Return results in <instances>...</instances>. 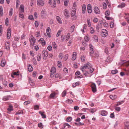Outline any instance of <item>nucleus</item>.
<instances>
[{
    "instance_id": "obj_52",
    "label": "nucleus",
    "mask_w": 129,
    "mask_h": 129,
    "mask_svg": "<svg viewBox=\"0 0 129 129\" xmlns=\"http://www.w3.org/2000/svg\"><path fill=\"white\" fill-rule=\"evenodd\" d=\"M69 1L68 0H67L64 2V4L65 6H68V4Z\"/></svg>"
},
{
    "instance_id": "obj_5",
    "label": "nucleus",
    "mask_w": 129,
    "mask_h": 129,
    "mask_svg": "<svg viewBox=\"0 0 129 129\" xmlns=\"http://www.w3.org/2000/svg\"><path fill=\"white\" fill-rule=\"evenodd\" d=\"M91 87L92 89V91L93 92H95L96 91V86L95 83H92L91 85Z\"/></svg>"
},
{
    "instance_id": "obj_60",
    "label": "nucleus",
    "mask_w": 129,
    "mask_h": 129,
    "mask_svg": "<svg viewBox=\"0 0 129 129\" xmlns=\"http://www.w3.org/2000/svg\"><path fill=\"white\" fill-rule=\"evenodd\" d=\"M107 7V5L105 3H103V8L104 9H105Z\"/></svg>"
},
{
    "instance_id": "obj_61",
    "label": "nucleus",
    "mask_w": 129,
    "mask_h": 129,
    "mask_svg": "<svg viewBox=\"0 0 129 129\" xmlns=\"http://www.w3.org/2000/svg\"><path fill=\"white\" fill-rule=\"evenodd\" d=\"M87 10L88 9H91V6L90 4H89L87 5Z\"/></svg>"
},
{
    "instance_id": "obj_64",
    "label": "nucleus",
    "mask_w": 129,
    "mask_h": 129,
    "mask_svg": "<svg viewBox=\"0 0 129 129\" xmlns=\"http://www.w3.org/2000/svg\"><path fill=\"white\" fill-rule=\"evenodd\" d=\"M74 109L75 111H77L79 109V107L78 106H75L74 107Z\"/></svg>"
},
{
    "instance_id": "obj_22",
    "label": "nucleus",
    "mask_w": 129,
    "mask_h": 129,
    "mask_svg": "<svg viewBox=\"0 0 129 129\" xmlns=\"http://www.w3.org/2000/svg\"><path fill=\"white\" fill-rule=\"evenodd\" d=\"M41 57V55L40 53H39L37 55V60L39 61L40 60Z\"/></svg>"
},
{
    "instance_id": "obj_55",
    "label": "nucleus",
    "mask_w": 129,
    "mask_h": 129,
    "mask_svg": "<svg viewBox=\"0 0 129 129\" xmlns=\"http://www.w3.org/2000/svg\"><path fill=\"white\" fill-rule=\"evenodd\" d=\"M30 101H27L25 102L24 103V105H26L27 104H30Z\"/></svg>"
},
{
    "instance_id": "obj_38",
    "label": "nucleus",
    "mask_w": 129,
    "mask_h": 129,
    "mask_svg": "<svg viewBox=\"0 0 129 129\" xmlns=\"http://www.w3.org/2000/svg\"><path fill=\"white\" fill-rule=\"evenodd\" d=\"M87 22L88 23V27H90L91 25L90 20L89 19H87Z\"/></svg>"
},
{
    "instance_id": "obj_26",
    "label": "nucleus",
    "mask_w": 129,
    "mask_h": 129,
    "mask_svg": "<svg viewBox=\"0 0 129 129\" xmlns=\"http://www.w3.org/2000/svg\"><path fill=\"white\" fill-rule=\"evenodd\" d=\"M52 47H53V48L54 49H56L57 48V46L56 45V44L55 43V42H53L52 43Z\"/></svg>"
},
{
    "instance_id": "obj_45",
    "label": "nucleus",
    "mask_w": 129,
    "mask_h": 129,
    "mask_svg": "<svg viewBox=\"0 0 129 129\" xmlns=\"http://www.w3.org/2000/svg\"><path fill=\"white\" fill-rule=\"evenodd\" d=\"M115 110L118 112L120 110V108L119 107H116L115 108Z\"/></svg>"
},
{
    "instance_id": "obj_8",
    "label": "nucleus",
    "mask_w": 129,
    "mask_h": 129,
    "mask_svg": "<svg viewBox=\"0 0 129 129\" xmlns=\"http://www.w3.org/2000/svg\"><path fill=\"white\" fill-rule=\"evenodd\" d=\"M94 13L96 14H100V10L98 7L96 6H95L94 8Z\"/></svg>"
},
{
    "instance_id": "obj_4",
    "label": "nucleus",
    "mask_w": 129,
    "mask_h": 129,
    "mask_svg": "<svg viewBox=\"0 0 129 129\" xmlns=\"http://www.w3.org/2000/svg\"><path fill=\"white\" fill-rule=\"evenodd\" d=\"M101 36L102 37H105L108 35L107 31L106 29H103L101 31Z\"/></svg>"
},
{
    "instance_id": "obj_63",
    "label": "nucleus",
    "mask_w": 129,
    "mask_h": 129,
    "mask_svg": "<svg viewBox=\"0 0 129 129\" xmlns=\"http://www.w3.org/2000/svg\"><path fill=\"white\" fill-rule=\"evenodd\" d=\"M59 58L61 59H62L63 57V56H62V53H60L59 54Z\"/></svg>"
},
{
    "instance_id": "obj_28",
    "label": "nucleus",
    "mask_w": 129,
    "mask_h": 129,
    "mask_svg": "<svg viewBox=\"0 0 129 129\" xmlns=\"http://www.w3.org/2000/svg\"><path fill=\"white\" fill-rule=\"evenodd\" d=\"M88 110H89V111L91 113H93L95 111H96V110H95V109H88Z\"/></svg>"
},
{
    "instance_id": "obj_25",
    "label": "nucleus",
    "mask_w": 129,
    "mask_h": 129,
    "mask_svg": "<svg viewBox=\"0 0 129 129\" xmlns=\"http://www.w3.org/2000/svg\"><path fill=\"white\" fill-rule=\"evenodd\" d=\"M117 97V96L116 95H111L110 96V98L112 100H114Z\"/></svg>"
},
{
    "instance_id": "obj_3",
    "label": "nucleus",
    "mask_w": 129,
    "mask_h": 129,
    "mask_svg": "<svg viewBox=\"0 0 129 129\" xmlns=\"http://www.w3.org/2000/svg\"><path fill=\"white\" fill-rule=\"evenodd\" d=\"M29 41L30 42V45L33 46L36 42V39L33 36H31L29 38Z\"/></svg>"
},
{
    "instance_id": "obj_36",
    "label": "nucleus",
    "mask_w": 129,
    "mask_h": 129,
    "mask_svg": "<svg viewBox=\"0 0 129 129\" xmlns=\"http://www.w3.org/2000/svg\"><path fill=\"white\" fill-rule=\"evenodd\" d=\"M13 9L12 8H11L9 12V15L11 16H12L13 14Z\"/></svg>"
},
{
    "instance_id": "obj_40",
    "label": "nucleus",
    "mask_w": 129,
    "mask_h": 129,
    "mask_svg": "<svg viewBox=\"0 0 129 129\" xmlns=\"http://www.w3.org/2000/svg\"><path fill=\"white\" fill-rule=\"evenodd\" d=\"M81 61L82 62H83L85 60V57L84 55L81 56Z\"/></svg>"
},
{
    "instance_id": "obj_42",
    "label": "nucleus",
    "mask_w": 129,
    "mask_h": 129,
    "mask_svg": "<svg viewBox=\"0 0 129 129\" xmlns=\"http://www.w3.org/2000/svg\"><path fill=\"white\" fill-rule=\"evenodd\" d=\"M118 71L117 70H112L111 73L113 74H115L117 73Z\"/></svg>"
},
{
    "instance_id": "obj_11",
    "label": "nucleus",
    "mask_w": 129,
    "mask_h": 129,
    "mask_svg": "<svg viewBox=\"0 0 129 129\" xmlns=\"http://www.w3.org/2000/svg\"><path fill=\"white\" fill-rule=\"evenodd\" d=\"M64 15H65V17L67 18H68L70 17L69 11L67 9H65L64 10Z\"/></svg>"
},
{
    "instance_id": "obj_49",
    "label": "nucleus",
    "mask_w": 129,
    "mask_h": 129,
    "mask_svg": "<svg viewBox=\"0 0 129 129\" xmlns=\"http://www.w3.org/2000/svg\"><path fill=\"white\" fill-rule=\"evenodd\" d=\"M55 77L56 78H59V79H60L61 78V77L60 76V75L58 74H56L55 75Z\"/></svg>"
},
{
    "instance_id": "obj_32",
    "label": "nucleus",
    "mask_w": 129,
    "mask_h": 129,
    "mask_svg": "<svg viewBox=\"0 0 129 129\" xmlns=\"http://www.w3.org/2000/svg\"><path fill=\"white\" fill-rule=\"evenodd\" d=\"M67 93V91L66 90H64L62 93V97L65 96Z\"/></svg>"
},
{
    "instance_id": "obj_23",
    "label": "nucleus",
    "mask_w": 129,
    "mask_h": 129,
    "mask_svg": "<svg viewBox=\"0 0 129 129\" xmlns=\"http://www.w3.org/2000/svg\"><path fill=\"white\" fill-rule=\"evenodd\" d=\"M19 8L20 10H21L22 13L24 12V6L23 5H21L20 6Z\"/></svg>"
},
{
    "instance_id": "obj_24",
    "label": "nucleus",
    "mask_w": 129,
    "mask_h": 129,
    "mask_svg": "<svg viewBox=\"0 0 129 129\" xmlns=\"http://www.w3.org/2000/svg\"><path fill=\"white\" fill-rule=\"evenodd\" d=\"M39 113L41 115L42 118H46V116L45 114H44L41 111H39Z\"/></svg>"
},
{
    "instance_id": "obj_43",
    "label": "nucleus",
    "mask_w": 129,
    "mask_h": 129,
    "mask_svg": "<svg viewBox=\"0 0 129 129\" xmlns=\"http://www.w3.org/2000/svg\"><path fill=\"white\" fill-rule=\"evenodd\" d=\"M9 99V98L8 96H5L3 99V100L6 101L7 100Z\"/></svg>"
},
{
    "instance_id": "obj_10",
    "label": "nucleus",
    "mask_w": 129,
    "mask_h": 129,
    "mask_svg": "<svg viewBox=\"0 0 129 129\" xmlns=\"http://www.w3.org/2000/svg\"><path fill=\"white\" fill-rule=\"evenodd\" d=\"M89 47H90V55L91 56H93V55L92 54L93 53H94V51L93 50V47L92 46V45L90 44L89 45Z\"/></svg>"
},
{
    "instance_id": "obj_15",
    "label": "nucleus",
    "mask_w": 129,
    "mask_h": 129,
    "mask_svg": "<svg viewBox=\"0 0 129 129\" xmlns=\"http://www.w3.org/2000/svg\"><path fill=\"white\" fill-rule=\"evenodd\" d=\"M86 10V6L85 4H83L82 5V13L84 14L85 13V11Z\"/></svg>"
},
{
    "instance_id": "obj_9",
    "label": "nucleus",
    "mask_w": 129,
    "mask_h": 129,
    "mask_svg": "<svg viewBox=\"0 0 129 129\" xmlns=\"http://www.w3.org/2000/svg\"><path fill=\"white\" fill-rule=\"evenodd\" d=\"M37 2L38 5L39 6H43L44 4V2L42 0H38Z\"/></svg>"
},
{
    "instance_id": "obj_27",
    "label": "nucleus",
    "mask_w": 129,
    "mask_h": 129,
    "mask_svg": "<svg viewBox=\"0 0 129 129\" xmlns=\"http://www.w3.org/2000/svg\"><path fill=\"white\" fill-rule=\"evenodd\" d=\"M6 64L5 60H3L1 61V66L2 67H4Z\"/></svg>"
},
{
    "instance_id": "obj_54",
    "label": "nucleus",
    "mask_w": 129,
    "mask_h": 129,
    "mask_svg": "<svg viewBox=\"0 0 129 129\" xmlns=\"http://www.w3.org/2000/svg\"><path fill=\"white\" fill-rule=\"evenodd\" d=\"M87 27V26L86 25V24H84V25L83 27V30H82L81 29V31H82L83 32H84V29H86Z\"/></svg>"
},
{
    "instance_id": "obj_48",
    "label": "nucleus",
    "mask_w": 129,
    "mask_h": 129,
    "mask_svg": "<svg viewBox=\"0 0 129 129\" xmlns=\"http://www.w3.org/2000/svg\"><path fill=\"white\" fill-rule=\"evenodd\" d=\"M35 26L36 27H38L39 25V22H38L36 21L35 22Z\"/></svg>"
},
{
    "instance_id": "obj_46",
    "label": "nucleus",
    "mask_w": 129,
    "mask_h": 129,
    "mask_svg": "<svg viewBox=\"0 0 129 129\" xmlns=\"http://www.w3.org/2000/svg\"><path fill=\"white\" fill-rule=\"evenodd\" d=\"M105 14L106 16H109L110 14V12L109 11H106L105 12Z\"/></svg>"
},
{
    "instance_id": "obj_59",
    "label": "nucleus",
    "mask_w": 129,
    "mask_h": 129,
    "mask_svg": "<svg viewBox=\"0 0 129 129\" xmlns=\"http://www.w3.org/2000/svg\"><path fill=\"white\" fill-rule=\"evenodd\" d=\"M90 33L91 34H93L94 32V29L92 27H91L90 28Z\"/></svg>"
},
{
    "instance_id": "obj_58",
    "label": "nucleus",
    "mask_w": 129,
    "mask_h": 129,
    "mask_svg": "<svg viewBox=\"0 0 129 129\" xmlns=\"http://www.w3.org/2000/svg\"><path fill=\"white\" fill-rule=\"evenodd\" d=\"M84 39L85 40V41L87 42L89 41V39L88 36H86L85 37Z\"/></svg>"
},
{
    "instance_id": "obj_44",
    "label": "nucleus",
    "mask_w": 129,
    "mask_h": 129,
    "mask_svg": "<svg viewBox=\"0 0 129 129\" xmlns=\"http://www.w3.org/2000/svg\"><path fill=\"white\" fill-rule=\"evenodd\" d=\"M64 127L63 128H64L66 126H68V128H70L71 127V126L68 123H65L64 124Z\"/></svg>"
},
{
    "instance_id": "obj_19",
    "label": "nucleus",
    "mask_w": 129,
    "mask_h": 129,
    "mask_svg": "<svg viewBox=\"0 0 129 129\" xmlns=\"http://www.w3.org/2000/svg\"><path fill=\"white\" fill-rule=\"evenodd\" d=\"M101 114L102 116H105L107 115V112L105 110H103L102 111Z\"/></svg>"
},
{
    "instance_id": "obj_50",
    "label": "nucleus",
    "mask_w": 129,
    "mask_h": 129,
    "mask_svg": "<svg viewBox=\"0 0 129 129\" xmlns=\"http://www.w3.org/2000/svg\"><path fill=\"white\" fill-rule=\"evenodd\" d=\"M47 49L49 51H51L52 50V47L51 46L49 45L47 47Z\"/></svg>"
},
{
    "instance_id": "obj_41",
    "label": "nucleus",
    "mask_w": 129,
    "mask_h": 129,
    "mask_svg": "<svg viewBox=\"0 0 129 129\" xmlns=\"http://www.w3.org/2000/svg\"><path fill=\"white\" fill-rule=\"evenodd\" d=\"M28 19L34 20V18L33 16L32 15H29L28 17Z\"/></svg>"
},
{
    "instance_id": "obj_34",
    "label": "nucleus",
    "mask_w": 129,
    "mask_h": 129,
    "mask_svg": "<svg viewBox=\"0 0 129 129\" xmlns=\"http://www.w3.org/2000/svg\"><path fill=\"white\" fill-rule=\"evenodd\" d=\"M3 32V27L2 25H0V36L2 35Z\"/></svg>"
},
{
    "instance_id": "obj_51",
    "label": "nucleus",
    "mask_w": 129,
    "mask_h": 129,
    "mask_svg": "<svg viewBox=\"0 0 129 129\" xmlns=\"http://www.w3.org/2000/svg\"><path fill=\"white\" fill-rule=\"evenodd\" d=\"M34 108L35 110H38L39 108V106L38 105H36L34 106Z\"/></svg>"
},
{
    "instance_id": "obj_39",
    "label": "nucleus",
    "mask_w": 129,
    "mask_h": 129,
    "mask_svg": "<svg viewBox=\"0 0 129 129\" xmlns=\"http://www.w3.org/2000/svg\"><path fill=\"white\" fill-rule=\"evenodd\" d=\"M9 23V19L8 18H7L5 20V24L6 26H8V23Z\"/></svg>"
},
{
    "instance_id": "obj_6",
    "label": "nucleus",
    "mask_w": 129,
    "mask_h": 129,
    "mask_svg": "<svg viewBox=\"0 0 129 129\" xmlns=\"http://www.w3.org/2000/svg\"><path fill=\"white\" fill-rule=\"evenodd\" d=\"M76 13V11L75 10H72L71 11V15L72 19L73 20L76 19H77V17L75 15Z\"/></svg>"
},
{
    "instance_id": "obj_13",
    "label": "nucleus",
    "mask_w": 129,
    "mask_h": 129,
    "mask_svg": "<svg viewBox=\"0 0 129 129\" xmlns=\"http://www.w3.org/2000/svg\"><path fill=\"white\" fill-rule=\"evenodd\" d=\"M5 48L7 49L8 50L10 49V45L9 42H7L5 43Z\"/></svg>"
},
{
    "instance_id": "obj_37",
    "label": "nucleus",
    "mask_w": 129,
    "mask_h": 129,
    "mask_svg": "<svg viewBox=\"0 0 129 129\" xmlns=\"http://www.w3.org/2000/svg\"><path fill=\"white\" fill-rule=\"evenodd\" d=\"M75 124L76 125H84V123H82L79 122V123H75Z\"/></svg>"
},
{
    "instance_id": "obj_29",
    "label": "nucleus",
    "mask_w": 129,
    "mask_h": 129,
    "mask_svg": "<svg viewBox=\"0 0 129 129\" xmlns=\"http://www.w3.org/2000/svg\"><path fill=\"white\" fill-rule=\"evenodd\" d=\"M75 26L74 25H73L71 26L70 27V30H71V33H72L73 32L74 30V28H75Z\"/></svg>"
},
{
    "instance_id": "obj_57",
    "label": "nucleus",
    "mask_w": 129,
    "mask_h": 129,
    "mask_svg": "<svg viewBox=\"0 0 129 129\" xmlns=\"http://www.w3.org/2000/svg\"><path fill=\"white\" fill-rule=\"evenodd\" d=\"M29 83H30V85H33V81L31 80L30 78H29Z\"/></svg>"
},
{
    "instance_id": "obj_30",
    "label": "nucleus",
    "mask_w": 129,
    "mask_h": 129,
    "mask_svg": "<svg viewBox=\"0 0 129 129\" xmlns=\"http://www.w3.org/2000/svg\"><path fill=\"white\" fill-rule=\"evenodd\" d=\"M56 95V93H51L50 95V98H54Z\"/></svg>"
},
{
    "instance_id": "obj_62",
    "label": "nucleus",
    "mask_w": 129,
    "mask_h": 129,
    "mask_svg": "<svg viewBox=\"0 0 129 129\" xmlns=\"http://www.w3.org/2000/svg\"><path fill=\"white\" fill-rule=\"evenodd\" d=\"M58 66L60 68L62 66L61 64V62L59 61H58Z\"/></svg>"
},
{
    "instance_id": "obj_16",
    "label": "nucleus",
    "mask_w": 129,
    "mask_h": 129,
    "mask_svg": "<svg viewBox=\"0 0 129 129\" xmlns=\"http://www.w3.org/2000/svg\"><path fill=\"white\" fill-rule=\"evenodd\" d=\"M28 71L29 72H31L33 71V68L31 66L30 64H29L28 65Z\"/></svg>"
},
{
    "instance_id": "obj_18",
    "label": "nucleus",
    "mask_w": 129,
    "mask_h": 129,
    "mask_svg": "<svg viewBox=\"0 0 129 129\" xmlns=\"http://www.w3.org/2000/svg\"><path fill=\"white\" fill-rule=\"evenodd\" d=\"M125 4L124 3H121V4L118 5V7L120 8H123L125 7Z\"/></svg>"
},
{
    "instance_id": "obj_12",
    "label": "nucleus",
    "mask_w": 129,
    "mask_h": 129,
    "mask_svg": "<svg viewBox=\"0 0 129 129\" xmlns=\"http://www.w3.org/2000/svg\"><path fill=\"white\" fill-rule=\"evenodd\" d=\"M46 14V12L44 10H42L41 12V16L42 18H44Z\"/></svg>"
},
{
    "instance_id": "obj_53",
    "label": "nucleus",
    "mask_w": 129,
    "mask_h": 129,
    "mask_svg": "<svg viewBox=\"0 0 129 129\" xmlns=\"http://www.w3.org/2000/svg\"><path fill=\"white\" fill-rule=\"evenodd\" d=\"M70 37V34L69 33H68L66 37V40H67V41L68 39H69Z\"/></svg>"
},
{
    "instance_id": "obj_20",
    "label": "nucleus",
    "mask_w": 129,
    "mask_h": 129,
    "mask_svg": "<svg viewBox=\"0 0 129 129\" xmlns=\"http://www.w3.org/2000/svg\"><path fill=\"white\" fill-rule=\"evenodd\" d=\"M50 72L51 73L54 74L56 72V68L54 67H52L50 71Z\"/></svg>"
},
{
    "instance_id": "obj_17",
    "label": "nucleus",
    "mask_w": 129,
    "mask_h": 129,
    "mask_svg": "<svg viewBox=\"0 0 129 129\" xmlns=\"http://www.w3.org/2000/svg\"><path fill=\"white\" fill-rule=\"evenodd\" d=\"M56 19L58 23L60 24L62 23V21L61 20L60 18V17L58 16H57L56 17Z\"/></svg>"
},
{
    "instance_id": "obj_14",
    "label": "nucleus",
    "mask_w": 129,
    "mask_h": 129,
    "mask_svg": "<svg viewBox=\"0 0 129 129\" xmlns=\"http://www.w3.org/2000/svg\"><path fill=\"white\" fill-rule=\"evenodd\" d=\"M77 54L75 52H74L72 55V59L73 60H74L76 58Z\"/></svg>"
},
{
    "instance_id": "obj_7",
    "label": "nucleus",
    "mask_w": 129,
    "mask_h": 129,
    "mask_svg": "<svg viewBox=\"0 0 129 129\" xmlns=\"http://www.w3.org/2000/svg\"><path fill=\"white\" fill-rule=\"evenodd\" d=\"M11 34V29L10 28H8V31L7 35V38L9 39L10 38Z\"/></svg>"
},
{
    "instance_id": "obj_33",
    "label": "nucleus",
    "mask_w": 129,
    "mask_h": 129,
    "mask_svg": "<svg viewBox=\"0 0 129 129\" xmlns=\"http://www.w3.org/2000/svg\"><path fill=\"white\" fill-rule=\"evenodd\" d=\"M72 120V117H69L67 119V121L68 122H71Z\"/></svg>"
},
{
    "instance_id": "obj_21",
    "label": "nucleus",
    "mask_w": 129,
    "mask_h": 129,
    "mask_svg": "<svg viewBox=\"0 0 129 129\" xmlns=\"http://www.w3.org/2000/svg\"><path fill=\"white\" fill-rule=\"evenodd\" d=\"M93 39L94 40L95 42H98V38L96 36L94 35L93 37Z\"/></svg>"
},
{
    "instance_id": "obj_31",
    "label": "nucleus",
    "mask_w": 129,
    "mask_h": 129,
    "mask_svg": "<svg viewBox=\"0 0 129 129\" xmlns=\"http://www.w3.org/2000/svg\"><path fill=\"white\" fill-rule=\"evenodd\" d=\"M13 107L11 105H10L9 106V107L8 108V110L9 111H11L13 110Z\"/></svg>"
},
{
    "instance_id": "obj_56",
    "label": "nucleus",
    "mask_w": 129,
    "mask_h": 129,
    "mask_svg": "<svg viewBox=\"0 0 129 129\" xmlns=\"http://www.w3.org/2000/svg\"><path fill=\"white\" fill-rule=\"evenodd\" d=\"M54 1V3L53 4V5L52 6V7L54 8V7L56 6V2L55 1V0H53Z\"/></svg>"
},
{
    "instance_id": "obj_2",
    "label": "nucleus",
    "mask_w": 129,
    "mask_h": 129,
    "mask_svg": "<svg viewBox=\"0 0 129 129\" xmlns=\"http://www.w3.org/2000/svg\"><path fill=\"white\" fill-rule=\"evenodd\" d=\"M48 52L46 50H43L42 52V55L43 56V59H46V58L48 56Z\"/></svg>"
},
{
    "instance_id": "obj_1",
    "label": "nucleus",
    "mask_w": 129,
    "mask_h": 129,
    "mask_svg": "<svg viewBox=\"0 0 129 129\" xmlns=\"http://www.w3.org/2000/svg\"><path fill=\"white\" fill-rule=\"evenodd\" d=\"M87 69H88V70L87 71L86 70L85 71V72L84 74V75L85 76H86L87 74H89L88 72V71L91 73H92L94 71L93 69L91 67V64L89 62L85 64L83 66H82L81 70L83 72H84L85 71L84 70Z\"/></svg>"
},
{
    "instance_id": "obj_35",
    "label": "nucleus",
    "mask_w": 129,
    "mask_h": 129,
    "mask_svg": "<svg viewBox=\"0 0 129 129\" xmlns=\"http://www.w3.org/2000/svg\"><path fill=\"white\" fill-rule=\"evenodd\" d=\"M73 102V101L72 100H70L68 99L66 101V102L69 104H71Z\"/></svg>"
},
{
    "instance_id": "obj_47",
    "label": "nucleus",
    "mask_w": 129,
    "mask_h": 129,
    "mask_svg": "<svg viewBox=\"0 0 129 129\" xmlns=\"http://www.w3.org/2000/svg\"><path fill=\"white\" fill-rule=\"evenodd\" d=\"M124 101H121V102H117V103L116 104V106H118L119 105L122 104L123 102Z\"/></svg>"
}]
</instances>
